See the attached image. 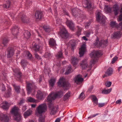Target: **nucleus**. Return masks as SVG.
I'll return each mask as SVG.
<instances>
[{"mask_svg": "<svg viewBox=\"0 0 122 122\" xmlns=\"http://www.w3.org/2000/svg\"><path fill=\"white\" fill-rule=\"evenodd\" d=\"M12 85L15 88V92L17 93H20V86H16L15 84H13Z\"/></svg>", "mask_w": 122, "mask_h": 122, "instance_id": "nucleus-30", "label": "nucleus"}, {"mask_svg": "<svg viewBox=\"0 0 122 122\" xmlns=\"http://www.w3.org/2000/svg\"><path fill=\"white\" fill-rule=\"evenodd\" d=\"M104 9L106 12L107 13H110L111 12V8L108 5H105Z\"/></svg>", "mask_w": 122, "mask_h": 122, "instance_id": "nucleus-35", "label": "nucleus"}, {"mask_svg": "<svg viewBox=\"0 0 122 122\" xmlns=\"http://www.w3.org/2000/svg\"><path fill=\"white\" fill-rule=\"evenodd\" d=\"M21 65L24 68L26 66L27 64L26 60H22L21 61Z\"/></svg>", "mask_w": 122, "mask_h": 122, "instance_id": "nucleus-43", "label": "nucleus"}, {"mask_svg": "<svg viewBox=\"0 0 122 122\" xmlns=\"http://www.w3.org/2000/svg\"><path fill=\"white\" fill-rule=\"evenodd\" d=\"M99 114L98 113H97L93 115H91L88 117V118H92L93 117H95L96 116L98 115Z\"/></svg>", "mask_w": 122, "mask_h": 122, "instance_id": "nucleus-58", "label": "nucleus"}, {"mask_svg": "<svg viewBox=\"0 0 122 122\" xmlns=\"http://www.w3.org/2000/svg\"><path fill=\"white\" fill-rule=\"evenodd\" d=\"M59 87H64L70 86L71 85L68 81H66L64 78L63 77L61 78L57 83Z\"/></svg>", "mask_w": 122, "mask_h": 122, "instance_id": "nucleus-3", "label": "nucleus"}, {"mask_svg": "<svg viewBox=\"0 0 122 122\" xmlns=\"http://www.w3.org/2000/svg\"><path fill=\"white\" fill-rule=\"evenodd\" d=\"M99 40L98 38L97 37V39L96 40V42L94 43V44L95 46H96L98 45Z\"/></svg>", "mask_w": 122, "mask_h": 122, "instance_id": "nucleus-60", "label": "nucleus"}, {"mask_svg": "<svg viewBox=\"0 0 122 122\" xmlns=\"http://www.w3.org/2000/svg\"><path fill=\"white\" fill-rule=\"evenodd\" d=\"M105 104L104 103H100L98 104L99 107H102L105 106Z\"/></svg>", "mask_w": 122, "mask_h": 122, "instance_id": "nucleus-61", "label": "nucleus"}, {"mask_svg": "<svg viewBox=\"0 0 122 122\" xmlns=\"http://www.w3.org/2000/svg\"><path fill=\"white\" fill-rule=\"evenodd\" d=\"M63 96V92L62 91L58 92L57 93L52 92L50 93L47 97V102H49V107H51L52 105V101L55 100L56 98L61 97Z\"/></svg>", "mask_w": 122, "mask_h": 122, "instance_id": "nucleus-1", "label": "nucleus"}, {"mask_svg": "<svg viewBox=\"0 0 122 122\" xmlns=\"http://www.w3.org/2000/svg\"><path fill=\"white\" fill-rule=\"evenodd\" d=\"M94 105H96L98 104V99L97 97L95 95H92L91 96Z\"/></svg>", "mask_w": 122, "mask_h": 122, "instance_id": "nucleus-29", "label": "nucleus"}, {"mask_svg": "<svg viewBox=\"0 0 122 122\" xmlns=\"http://www.w3.org/2000/svg\"><path fill=\"white\" fill-rule=\"evenodd\" d=\"M11 89L10 88L5 92L4 96L6 97H10L11 94Z\"/></svg>", "mask_w": 122, "mask_h": 122, "instance_id": "nucleus-27", "label": "nucleus"}, {"mask_svg": "<svg viewBox=\"0 0 122 122\" xmlns=\"http://www.w3.org/2000/svg\"><path fill=\"white\" fill-rule=\"evenodd\" d=\"M25 53H26L27 57L28 59H30L32 58V55L30 52L27 51H25Z\"/></svg>", "mask_w": 122, "mask_h": 122, "instance_id": "nucleus-45", "label": "nucleus"}, {"mask_svg": "<svg viewBox=\"0 0 122 122\" xmlns=\"http://www.w3.org/2000/svg\"><path fill=\"white\" fill-rule=\"evenodd\" d=\"M56 41L53 38H51L49 41V45L51 46H55L56 45Z\"/></svg>", "mask_w": 122, "mask_h": 122, "instance_id": "nucleus-31", "label": "nucleus"}, {"mask_svg": "<svg viewBox=\"0 0 122 122\" xmlns=\"http://www.w3.org/2000/svg\"><path fill=\"white\" fill-rule=\"evenodd\" d=\"M8 53L7 54L8 58H10L13 56L14 54V50L10 48H8L7 49Z\"/></svg>", "mask_w": 122, "mask_h": 122, "instance_id": "nucleus-14", "label": "nucleus"}, {"mask_svg": "<svg viewBox=\"0 0 122 122\" xmlns=\"http://www.w3.org/2000/svg\"><path fill=\"white\" fill-rule=\"evenodd\" d=\"M35 57L38 59H41V58L36 53H35Z\"/></svg>", "mask_w": 122, "mask_h": 122, "instance_id": "nucleus-56", "label": "nucleus"}, {"mask_svg": "<svg viewBox=\"0 0 122 122\" xmlns=\"http://www.w3.org/2000/svg\"><path fill=\"white\" fill-rule=\"evenodd\" d=\"M35 16L37 19H41L43 16V13L41 11H37L35 13Z\"/></svg>", "mask_w": 122, "mask_h": 122, "instance_id": "nucleus-16", "label": "nucleus"}, {"mask_svg": "<svg viewBox=\"0 0 122 122\" xmlns=\"http://www.w3.org/2000/svg\"><path fill=\"white\" fill-rule=\"evenodd\" d=\"M18 108L16 106L12 109L11 113L14 115L15 120L17 122H20L22 119L21 115L18 112Z\"/></svg>", "mask_w": 122, "mask_h": 122, "instance_id": "nucleus-2", "label": "nucleus"}, {"mask_svg": "<svg viewBox=\"0 0 122 122\" xmlns=\"http://www.w3.org/2000/svg\"><path fill=\"white\" fill-rule=\"evenodd\" d=\"M62 56V51L60 50L59 51L56 55V56L58 58L61 57Z\"/></svg>", "mask_w": 122, "mask_h": 122, "instance_id": "nucleus-44", "label": "nucleus"}, {"mask_svg": "<svg viewBox=\"0 0 122 122\" xmlns=\"http://www.w3.org/2000/svg\"><path fill=\"white\" fill-rule=\"evenodd\" d=\"M113 11L115 15H117L118 13L119 10V5L117 3L113 6Z\"/></svg>", "mask_w": 122, "mask_h": 122, "instance_id": "nucleus-13", "label": "nucleus"}, {"mask_svg": "<svg viewBox=\"0 0 122 122\" xmlns=\"http://www.w3.org/2000/svg\"><path fill=\"white\" fill-rule=\"evenodd\" d=\"M12 33L13 36H15L14 38H16V36L17 35L18 32V28L17 26L13 27L11 29Z\"/></svg>", "mask_w": 122, "mask_h": 122, "instance_id": "nucleus-11", "label": "nucleus"}, {"mask_svg": "<svg viewBox=\"0 0 122 122\" xmlns=\"http://www.w3.org/2000/svg\"><path fill=\"white\" fill-rule=\"evenodd\" d=\"M70 92H68L64 97V100L65 101L68 98L70 97Z\"/></svg>", "mask_w": 122, "mask_h": 122, "instance_id": "nucleus-40", "label": "nucleus"}, {"mask_svg": "<svg viewBox=\"0 0 122 122\" xmlns=\"http://www.w3.org/2000/svg\"><path fill=\"white\" fill-rule=\"evenodd\" d=\"M11 2L9 1H6V3L3 5V7L4 8H9L11 5Z\"/></svg>", "mask_w": 122, "mask_h": 122, "instance_id": "nucleus-38", "label": "nucleus"}, {"mask_svg": "<svg viewBox=\"0 0 122 122\" xmlns=\"http://www.w3.org/2000/svg\"><path fill=\"white\" fill-rule=\"evenodd\" d=\"M113 73V70L111 67H109L106 71V76H110Z\"/></svg>", "mask_w": 122, "mask_h": 122, "instance_id": "nucleus-26", "label": "nucleus"}, {"mask_svg": "<svg viewBox=\"0 0 122 122\" xmlns=\"http://www.w3.org/2000/svg\"><path fill=\"white\" fill-rule=\"evenodd\" d=\"M80 66L81 67L82 69H84L88 67L87 62L86 60L82 61L80 64Z\"/></svg>", "mask_w": 122, "mask_h": 122, "instance_id": "nucleus-20", "label": "nucleus"}, {"mask_svg": "<svg viewBox=\"0 0 122 122\" xmlns=\"http://www.w3.org/2000/svg\"><path fill=\"white\" fill-rule=\"evenodd\" d=\"M66 24L67 26L71 30H73L74 27V25L73 22L71 21L67 20Z\"/></svg>", "mask_w": 122, "mask_h": 122, "instance_id": "nucleus-17", "label": "nucleus"}, {"mask_svg": "<svg viewBox=\"0 0 122 122\" xmlns=\"http://www.w3.org/2000/svg\"><path fill=\"white\" fill-rule=\"evenodd\" d=\"M51 55V53L49 52H47L45 54V57L46 58H48L50 57Z\"/></svg>", "mask_w": 122, "mask_h": 122, "instance_id": "nucleus-51", "label": "nucleus"}, {"mask_svg": "<svg viewBox=\"0 0 122 122\" xmlns=\"http://www.w3.org/2000/svg\"><path fill=\"white\" fill-rule=\"evenodd\" d=\"M112 89L110 88L107 90L104 89L102 91V93L103 94H109L111 91Z\"/></svg>", "mask_w": 122, "mask_h": 122, "instance_id": "nucleus-36", "label": "nucleus"}, {"mask_svg": "<svg viewBox=\"0 0 122 122\" xmlns=\"http://www.w3.org/2000/svg\"><path fill=\"white\" fill-rule=\"evenodd\" d=\"M45 119L44 118L42 117H40L39 119V122H44Z\"/></svg>", "mask_w": 122, "mask_h": 122, "instance_id": "nucleus-59", "label": "nucleus"}, {"mask_svg": "<svg viewBox=\"0 0 122 122\" xmlns=\"http://www.w3.org/2000/svg\"><path fill=\"white\" fill-rule=\"evenodd\" d=\"M9 41L7 37L4 38L3 40V43L5 46H7V44Z\"/></svg>", "mask_w": 122, "mask_h": 122, "instance_id": "nucleus-42", "label": "nucleus"}, {"mask_svg": "<svg viewBox=\"0 0 122 122\" xmlns=\"http://www.w3.org/2000/svg\"><path fill=\"white\" fill-rule=\"evenodd\" d=\"M71 60L72 63L73 65L76 64L78 61V59L77 58L74 57H72L71 59Z\"/></svg>", "mask_w": 122, "mask_h": 122, "instance_id": "nucleus-34", "label": "nucleus"}, {"mask_svg": "<svg viewBox=\"0 0 122 122\" xmlns=\"http://www.w3.org/2000/svg\"><path fill=\"white\" fill-rule=\"evenodd\" d=\"M72 14L73 16L77 18L79 17L81 14L80 10L77 8H74L72 10Z\"/></svg>", "mask_w": 122, "mask_h": 122, "instance_id": "nucleus-8", "label": "nucleus"}, {"mask_svg": "<svg viewBox=\"0 0 122 122\" xmlns=\"http://www.w3.org/2000/svg\"><path fill=\"white\" fill-rule=\"evenodd\" d=\"M32 111L30 109L27 110L25 112L24 114V117L25 118L30 116L31 114Z\"/></svg>", "mask_w": 122, "mask_h": 122, "instance_id": "nucleus-24", "label": "nucleus"}, {"mask_svg": "<svg viewBox=\"0 0 122 122\" xmlns=\"http://www.w3.org/2000/svg\"><path fill=\"white\" fill-rule=\"evenodd\" d=\"M9 104L7 102L5 101L3 102V104L1 106V107L3 109L6 110L9 108Z\"/></svg>", "mask_w": 122, "mask_h": 122, "instance_id": "nucleus-22", "label": "nucleus"}, {"mask_svg": "<svg viewBox=\"0 0 122 122\" xmlns=\"http://www.w3.org/2000/svg\"><path fill=\"white\" fill-rule=\"evenodd\" d=\"M81 77V76L80 74L76 76L73 79L75 82L77 84H78L79 83L82 82L83 80V79Z\"/></svg>", "mask_w": 122, "mask_h": 122, "instance_id": "nucleus-9", "label": "nucleus"}, {"mask_svg": "<svg viewBox=\"0 0 122 122\" xmlns=\"http://www.w3.org/2000/svg\"><path fill=\"white\" fill-rule=\"evenodd\" d=\"M9 120V118L6 115H0V120L4 121L5 122H7Z\"/></svg>", "mask_w": 122, "mask_h": 122, "instance_id": "nucleus-15", "label": "nucleus"}, {"mask_svg": "<svg viewBox=\"0 0 122 122\" xmlns=\"http://www.w3.org/2000/svg\"><path fill=\"white\" fill-rule=\"evenodd\" d=\"M84 96L85 95L84 94V93L82 92L80 94L79 98L80 99L83 100L85 98Z\"/></svg>", "mask_w": 122, "mask_h": 122, "instance_id": "nucleus-48", "label": "nucleus"}, {"mask_svg": "<svg viewBox=\"0 0 122 122\" xmlns=\"http://www.w3.org/2000/svg\"><path fill=\"white\" fill-rule=\"evenodd\" d=\"M71 65H69L68 67L67 68L66 71L65 73L66 75H68L71 72Z\"/></svg>", "mask_w": 122, "mask_h": 122, "instance_id": "nucleus-41", "label": "nucleus"}, {"mask_svg": "<svg viewBox=\"0 0 122 122\" xmlns=\"http://www.w3.org/2000/svg\"><path fill=\"white\" fill-rule=\"evenodd\" d=\"M121 35L120 31H117L113 33V38L116 39L120 38L121 37Z\"/></svg>", "mask_w": 122, "mask_h": 122, "instance_id": "nucleus-25", "label": "nucleus"}, {"mask_svg": "<svg viewBox=\"0 0 122 122\" xmlns=\"http://www.w3.org/2000/svg\"><path fill=\"white\" fill-rule=\"evenodd\" d=\"M81 29H78V30L77 31L76 33L77 35L78 36H79L81 35Z\"/></svg>", "mask_w": 122, "mask_h": 122, "instance_id": "nucleus-63", "label": "nucleus"}, {"mask_svg": "<svg viewBox=\"0 0 122 122\" xmlns=\"http://www.w3.org/2000/svg\"><path fill=\"white\" fill-rule=\"evenodd\" d=\"M26 88L27 94H30L33 89V86L32 84L31 83H28L26 85Z\"/></svg>", "mask_w": 122, "mask_h": 122, "instance_id": "nucleus-18", "label": "nucleus"}, {"mask_svg": "<svg viewBox=\"0 0 122 122\" xmlns=\"http://www.w3.org/2000/svg\"><path fill=\"white\" fill-rule=\"evenodd\" d=\"M83 4L85 7L87 8H90L91 7V2L89 0H84Z\"/></svg>", "mask_w": 122, "mask_h": 122, "instance_id": "nucleus-12", "label": "nucleus"}, {"mask_svg": "<svg viewBox=\"0 0 122 122\" xmlns=\"http://www.w3.org/2000/svg\"><path fill=\"white\" fill-rule=\"evenodd\" d=\"M91 23V22L89 21L85 23V27L86 28H88V27L90 25Z\"/></svg>", "mask_w": 122, "mask_h": 122, "instance_id": "nucleus-57", "label": "nucleus"}, {"mask_svg": "<svg viewBox=\"0 0 122 122\" xmlns=\"http://www.w3.org/2000/svg\"><path fill=\"white\" fill-rule=\"evenodd\" d=\"M46 105L45 103H43L40 105L36 109L37 112L39 114H41L45 112L46 110Z\"/></svg>", "mask_w": 122, "mask_h": 122, "instance_id": "nucleus-4", "label": "nucleus"}, {"mask_svg": "<svg viewBox=\"0 0 122 122\" xmlns=\"http://www.w3.org/2000/svg\"><path fill=\"white\" fill-rule=\"evenodd\" d=\"M55 81L56 79H51L49 81V82L50 85L52 87L55 84Z\"/></svg>", "mask_w": 122, "mask_h": 122, "instance_id": "nucleus-39", "label": "nucleus"}, {"mask_svg": "<svg viewBox=\"0 0 122 122\" xmlns=\"http://www.w3.org/2000/svg\"><path fill=\"white\" fill-rule=\"evenodd\" d=\"M59 34L61 37L64 38H67L69 36L67 31L64 27H63L61 30Z\"/></svg>", "mask_w": 122, "mask_h": 122, "instance_id": "nucleus-6", "label": "nucleus"}, {"mask_svg": "<svg viewBox=\"0 0 122 122\" xmlns=\"http://www.w3.org/2000/svg\"><path fill=\"white\" fill-rule=\"evenodd\" d=\"M116 104H120L121 103V100L120 99H119V100H117L116 102Z\"/></svg>", "mask_w": 122, "mask_h": 122, "instance_id": "nucleus-64", "label": "nucleus"}, {"mask_svg": "<svg viewBox=\"0 0 122 122\" xmlns=\"http://www.w3.org/2000/svg\"><path fill=\"white\" fill-rule=\"evenodd\" d=\"M16 77H17L19 80L20 79L21 76V73L20 72H18L16 74Z\"/></svg>", "mask_w": 122, "mask_h": 122, "instance_id": "nucleus-47", "label": "nucleus"}, {"mask_svg": "<svg viewBox=\"0 0 122 122\" xmlns=\"http://www.w3.org/2000/svg\"><path fill=\"white\" fill-rule=\"evenodd\" d=\"M43 28L46 32H50L51 31V28L49 26L45 25L43 26Z\"/></svg>", "mask_w": 122, "mask_h": 122, "instance_id": "nucleus-33", "label": "nucleus"}, {"mask_svg": "<svg viewBox=\"0 0 122 122\" xmlns=\"http://www.w3.org/2000/svg\"><path fill=\"white\" fill-rule=\"evenodd\" d=\"M0 86L1 87V89L2 91H4L5 90V88L4 85L3 83L0 85Z\"/></svg>", "mask_w": 122, "mask_h": 122, "instance_id": "nucleus-53", "label": "nucleus"}, {"mask_svg": "<svg viewBox=\"0 0 122 122\" xmlns=\"http://www.w3.org/2000/svg\"><path fill=\"white\" fill-rule=\"evenodd\" d=\"M102 55V54L100 52L98 51H93L90 54L91 57L94 58L98 57Z\"/></svg>", "mask_w": 122, "mask_h": 122, "instance_id": "nucleus-7", "label": "nucleus"}, {"mask_svg": "<svg viewBox=\"0 0 122 122\" xmlns=\"http://www.w3.org/2000/svg\"><path fill=\"white\" fill-rule=\"evenodd\" d=\"M98 46L99 47H104L107 46V42L104 40H101L99 41Z\"/></svg>", "mask_w": 122, "mask_h": 122, "instance_id": "nucleus-21", "label": "nucleus"}, {"mask_svg": "<svg viewBox=\"0 0 122 122\" xmlns=\"http://www.w3.org/2000/svg\"><path fill=\"white\" fill-rule=\"evenodd\" d=\"M93 88V85H92L90 86L89 87L87 92H91L92 91V89Z\"/></svg>", "mask_w": 122, "mask_h": 122, "instance_id": "nucleus-55", "label": "nucleus"}, {"mask_svg": "<svg viewBox=\"0 0 122 122\" xmlns=\"http://www.w3.org/2000/svg\"><path fill=\"white\" fill-rule=\"evenodd\" d=\"M122 20V13H121L119 17V19L118 21H121Z\"/></svg>", "mask_w": 122, "mask_h": 122, "instance_id": "nucleus-62", "label": "nucleus"}, {"mask_svg": "<svg viewBox=\"0 0 122 122\" xmlns=\"http://www.w3.org/2000/svg\"><path fill=\"white\" fill-rule=\"evenodd\" d=\"M32 48L36 52H37L40 50V46L36 43H35L33 46Z\"/></svg>", "mask_w": 122, "mask_h": 122, "instance_id": "nucleus-28", "label": "nucleus"}, {"mask_svg": "<svg viewBox=\"0 0 122 122\" xmlns=\"http://www.w3.org/2000/svg\"><path fill=\"white\" fill-rule=\"evenodd\" d=\"M118 57L116 56H115L112 59V64H113L117 60Z\"/></svg>", "mask_w": 122, "mask_h": 122, "instance_id": "nucleus-52", "label": "nucleus"}, {"mask_svg": "<svg viewBox=\"0 0 122 122\" xmlns=\"http://www.w3.org/2000/svg\"><path fill=\"white\" fill-rule=\"evenodd\" d=\"M96 19L98 21H101L102 24H104L105 22L106 18L105 17L102 15L100 12H98L96 15Z\"/></svg>", "mask_w": 122, "mask_h": 122, "instance_id": "nucleus-5", "label": "nucleus"}, {"mask_svg": "<svg viewBox=\"0 0 122 122\" xmlns=\"http://www.w3.org/2000/svg\"><path fill=\"white\" fill-rule=\"evenodd\" d=\"M86 50V45L85 44H83L82 45L81 48L79 49V53L80 57L83 56Z\"/></svg>", "mask_w": 122, "mask_h": 122, "instance_id": "nucleus-10", "label": "nucleus"}, {"mask_svg": "<svg viewBox=\"0 0 122 122\" xmlns=\"http://www.w3.org/2000/svg\"><path fill=\"white\" fill-rule=\"evenodd\" d=\"M70 43L71 44L72 47V49L73 50H74V47L76 45V43L74 41H70Z\"/></svg>", "mask_w": 122, "mask_h": 122, "instance_id": "nucleus-46", "label": "nucleus"}, {"mask_svg": "<svg viewBox=\"0 0 122 122\" xmlns=\"http://www.w3.org/2000/svg\"><path fill=\"white\" fill-rule=\"evenodd\" d=\"M27 100L30 102H36V100L34 98L30 97H29Z\"/></svg>", "mask_w": 122, "mask_h": 122, "instance_id": "nucleus-49", "label": "nucleus"}, {"mask_svg": "<svg viewBox=\"0 0 122 122\" xmlns=\"http://www.w3.org/2000/svg\"><path fill=\"white\" fill-rule=\"evenodd\" d=\"M21 19L22 21L24 23H27L30 21L29 18L24 15H23L21 17Z\"/></svg>", "mask_w": 122, "mask_h": 122, "instance_id": "nucleus-23", "label": "nucleus"}, {"mask_svg": "<svg viewBox=\"0 0 122 122\" xmlns=\"http://www.w3.org/2000/svg\"><path fill=\"white\" fill-rule=\"evenodd\" d=\"M110 25L112 28L117 27L118 28V25L116 23L115 21H111Z\"/></svg>", "mask_w": 122, "mask_h": 122, "instance_id": "nucleus-32", "label": "nucleus"}, {"mask_svg": "<svg viewBox=\"0 0 122 122\" xmlns=\"http://www.w3.org/2000/svg\"><path fill=\"white\" fill-rule=\"evenodd\" d=\"M49 103L48 104L49 105H49L50 102H49ZM49 107L50 108H51V110L50 112V114L51 115H54L56 113V110L57 109V108L56 107H54L53 106V104L52 103V106L50 107Z\"/></svg>", "mask_w": 122, "mask_h": 122, "instance_id": "nucleus-19", "label": "nucleus"}, {"mask_svg": "<svg viewBox=\"0 0 122 122\" xmlns=\"http://www.w3.org/2000/svg\"><path fill=\"white\" fill-rule=\"evenodd\" d=\"M79 17H78V18H81L82 19H85L86 18V16L85 15H79Z\"/></svg>", "mask_w": 122, "mask_h": 122, "instance_id": "nucleus-54", "label": "nucleus"}, {"mask_svg": "<svg viewBox=\"0 0 122 122\" xmlns=\"http://www.w3.org/2000/svg\"><path fill=\"white\" fill-rule=\"evenodd\" d=\"M112 82L110 81H107L105 83V86L107 87H110L111 85Z\"/></svg>", "mask_w": 122, "mask_h": 122, "instance_id": "nucleus-50", "label": "nucleus"}, {"mask_svg": "<svg viewBox=\"0 0 122 122\" xmlns=\"http://www.w3.org/2000/svg\"><path fill=\"white\" fill-rule=\"evenodd\" d=\"M24 36L27 39H28L31 36V34L30 32L26 31L24 33Z\"/></svg>", "mask_w": 122, "mask_h": 122, "instance_id": "nucleus-37", "label": "nucleus"}]
</instances>
